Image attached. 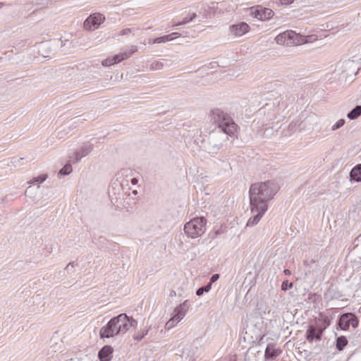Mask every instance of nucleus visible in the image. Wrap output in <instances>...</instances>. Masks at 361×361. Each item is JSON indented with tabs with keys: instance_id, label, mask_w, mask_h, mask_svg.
<instances>
[{
	"instance_id": "dca6fc26",
	"label": "nucleus",
	"mask_w": 361,
	"mask_h": 361,
	"mask_svg": "<svg viewBox=\"0 0 361 361\" xmlns=\"http://www.w3.org/2000/svg\"><path fill=\"white\" fill-rule=\"evenodd\" d=\"M113 348L110 345H104L98 353L100 361H110L112 358Z\"/></svg>"
},
{
	"instance_id": "f257e3e1",
	"label": "nucleus",
	"mask_w": 361,
	"mask_h": 361,
	"mask_svg": "<svg viewBox=\"0 0 361 361\" xmlns=\"http://www.w3.org/2000/svg\"><path fill=\"white\" fill-rule=\"evenodd\" d=\"M280 189L278 182L269 180L264 182L252 183L249 190L250 204L268 209V203Z\"/></svg>"
},
{
	"instance_id": "72a5a7b5",
	"label": "nucleus",
	"mask_w": 361,
	"mask_h": 361,
	"mask_svg": "<svg viewBox=\"0 0 361 361\" xmlns=\"http://www.w3.org/2000/svg\"><path fill=\"white\" fill-rule=\"evenodd\" d=\"M294 0H277L276 4L279 5H289Z\"/></svg>"
},
{
	"instance_id": "c85d7f7f",
	"label": "nucleus",
	"mask_w": 361,
	"mask_h": 361,
	"mask_svg": "<svg viewBox=\"0 0 361 361\" xmlns=\"http://www.w3.org/2000/svg\"><path fill=\"white\" fill-rule=\"evenodd\" d=\"M180 321L175 320V316L173 315L166 324V328L171 329L173 328L176 324H177Z\"/></svg>"
},
{
	"instance_id": "393cba45",
	"label": "nucleus",
	"mask_w": 361,
	"mask_h": 361,
	"mask_svg": "<svg viewBox=\"0 0 361 361\" xmlns=\"http://www.w3.org/2000/svg\"><path fill=\"white\" fill-rule=\"evenodd\" d=\"M72 166L70 164H66L62 169L59 171V175L66 176L71 173Z\"/></svg>"
},
{
	"instance_id": "f8f14e48",
	"label": "nucleus",
	"mask_w": 361,
	"mask_h": 361,
	"mask_svg": "<svg viewBox=\"0 0 361 361\" xmlns=\"http://www.w3.org/2000/svg\"><path fill=\"white\" fill-rule=\"evenodd\" d=\"M229 30L231 33L234 36L241 37L249 31L250 26L245 22H240L239 23L231 25Z\"/></svg>"
},
{
	"instance_id": "cd10ccee",
	"label": "nucleus",
	"mask_w": 361,
	"mask_h": 361,
	"mask_svg": "<svg viewBox=\"0 0 361 361\" xmlns=\"http://www.w3.org/2000/svg\"><path fill=\"white\" fill-rule=\"evenodd\" d=\"M147 333H148V329H142V330L140 331L139 332H137L134 336L133 338L135 341H140L147 334Z\"/></svg>"
},
{
	"instance_id": "6e6552de",
	"label": "nucleus",
	"mask_w": 361,
	"mask_h": 361,
	"mask_svg": "<svg viewBox=\"0 0 361 361\" xmlns=\"http://www.w3.org/2000/svg\"><path fill=\"white\" fill-rule=\"evenodd\" d=\"M137 51L136 47H131L128 51L121 52L112 57L106 59L102 62L103 66H110L115 63H119L124 59L129 58L132 54Z\"/></svg>"
},
{
	"instance_id": "39448f33",
	"label": "nucleus",
	"mask_w": 361,
	"mask_h": 361,
	"mask_svg": "<svg viewBox=\"0 0 361 361\" xmlns=\"http://www.w3.org/2000/svg\"><path fill=\"white\" fill-rule=\"evenodd\" d=\"M229 135L227 134L224 130L221 129L215 128L212 130L208 138V143L209 145V149L211 152L216 153L219 151L224 145V144L228 140ZM230 137H231L230 135Z\"/></svg>"
},
{
	"instance_id": "bb28decb",
	"label": "nucleus",
	"mask_w": 361,
	"mask_h": 361,
	"mask_svg": "<svg viewBox=\"0 0 361 361\" xmlns=\"http://www.w3.org/2000/svg\"><path fill=\"white\" fill-rule=\"evenodd\" d=\"M39 189V185H37V187L29 186L25 190V196L32 198V195L34 192L38 190Z\"/></svg>"
},
{
	"instance_id": "4c0bfd02",
	"label": "nucleus",
	"mask_w": 361,
	"mask_h": 361,
	"mask_svg": "<svg viewBox=\"0 0 361 361\" xmlns=\"http://www.w3.org/2000/svg\"><path fill=\"white\" fill-rule=\"evenodd\" d=\"M130 32H131V29H130V28H125V29H123L120 32V35H126L129 34Z\"/></svg>"
},
{
	"instance_id": "1a4fd4ad",
	"label": "nucleus",
	"mask_w": 361,
	"mask_h": 361,
	"mask_svg": "<svg viewBox=\"0 0 361 361\" xmlns=\"http://www.w3.org/2000/svg\"><path fill=\"white\" fill-rule=\"evenodd\" d=\"M105 17L100 13L91 14L84 22V27L87 30H94L104 23Z\"/></svg>"
},
{
	"instance_id": "f3484780",
	"label": "nucleus",
	"mask_w": 361,
	"mask_h": 361,
	"mask_svg": "<svg viewBox=\"0 0 361 361\" xmlns=\"http://www.w3.org/2000/svg\"><path fill=\"white\" fill-rule=\"evenodd\" d=\"M350 181L351 183H360L361 182V164L355 165L350 171Z\"/></svg>"
},
{
	"instance_id": "0eeeda50",
	"label": "nucleus",
	"mask_w": 361,
	"mask_h": 361,
	"mask_svg": "<svg viewBox=\"0 0 361 361\" xmlns=\"http://www.w3.org/2000/svg\"><path fill=\"white\" fill-rule=\"evenodd\" d=\"M338 325L342 330L345 331L349 329L350 326H352L354 329L357 328L359 322L353 313H344L339 317Z\"/></svg>"
},
{
	"instance_id": "5701e85b",
	"label": "nucleus",
	"mask_w": 361,
	"mask_h": 361,
	"mask_svg": "<svg viewBox=\"0 0 361 361\" xmlns=\"http://www.w3.org/2000/svg\"><path fill=\"white\" fill-rule=\"evenodd\" d=\"M348 340L344 336H341L336 338V346L338 350L341 351L347 345Z\"/></svg>"
},
{
	"instance_id": "2f4dec72",
	"label": "nucleus",
	"mask_w": 361,
	"mask_h": 361,
	"mask_svg": "<svg viewBox=\"0 0 361 361\" xmlns=\"http://www.w3.org/2000/svg\"><path fill=\"white\" fill-rule=\"evenodd\" d=\"M293 286V283L292 282H289L288 281H284L282 284H281V289L283 290H287L288 289L292 288Z\"/></svg>"
},
{
	"instance_id": "79ce46f5",
	"label": "nucleus",
	"mask_w": 361,
	"mask_h": 361,
	"mask_svg": "<svg viewBox=\"0 0 361 361\" xmlns=\"http://www.w3.org/2000/svg\"><path fill=\"white\" fill-rule=\"evenodd\" d=\"M283 273L287 276H289L291 274V271L288 269H284Z\"/></svg>"
},
{
	"instance_id": "9b49d317",
	"label": "nucleus",
	"mask_w": 361,
	"mask_h": 361,
	"mask_svg": "<svg viewBox=\"0 0 361 361\" xmlns=\"http://www.w3.org/2000/svg\"><path fill=\"white\" fill-rule=\"evenodd\" d=\"M250 205V210L252 214H253V216H251L247 222V226H254L257 225L262 217L264 216V214L266 213L267 210H263L262 207H256L253 204Z\"/></svg>"
},
{
	"instance_id": "f03ea898",
	"label": "nucleus",
	"mask_w": 361,
	"mask_h": 361,
	"mask_svg": "<svg viewBox=\"0 0 361 361\" xmlns=\"http://www.w3.org/2000/svg\"><path fill=\"white\" fill-rule=\"evenodd\" d=\"M137 322L126 314L122 313L111 318L99 331L101 338H109L120 334H124L131 328L135 329Z\"/></svg>"
},
{
	"instance_id": "b1692460",
	"label": "nucleus",
	"mask_w": 361,
	"mask_h": 361,
	"mask_svg": "<svg viewBox=\"0 0 361 361\" xmlns=\"http://www.w3.org/2000/svg\"><path fill=\"white\" fill-rule=\"evenodd\" d=\"M317 39V37L315 35H300V39H299L300 41H302L300 42V44L313 42L316 41Z\"/></svg>"
},
{
	"instance_id": "a18cd8bd",
	"label": "nucleus",
	"mask_w": 361,
	"mask_h": 361,
	"mask_svg": "<svg viewBox=\"0 0 361 361\" xmlns=\"http://www.w3.org/2000/svg\"><path fill=\"white\" fill-rule=\"evenodd\" d=\"M4 6V4L2 2H0V8H1Z\"/></svg>"
},
{
	"instance_id": "c9c22d12",
	"label": "nucleus",
	"mask_w": 361,
	"mask_h": 361,
	"mask_svg": "<svg viewBox=\"0 0 361 361\" xmlns=\"http://www.w3.org/2000/svg\"><path fill=\"white\" fill-rule=\"evenodd\" d=\"M47 178L46 176H41L35 178L33 180L35 183H38L39 184L43 183Z\"/></svg>"
},
{
	"instance_id": "a211bd4d",
	"label": "nucleus",
	"mask_w": 361,
	"mask_h": 361,
	"mask_svg": "<svg viewBox=\"0 0 361 361\" xmlns=\"http://www.w3.org/2000/svg\"><path fill=\"white\" fill-rule=\"evenodd\" d=\"M281 350L275 348L271 345H268L265 349L264 357L266 360H271L276 357L281 353Z\"/></svg>"
},
{
	"instance_id": "4468645a",
	"label": "nucleus",
	"mask_w": 361,
	"mask_h": 361,
	"mask_svg": "<svg viewBox=\"0 0 361 361\" xmlns=\"http://www.w3.org/2000/svg\"><path fill=\"white\" fill-rule=\"evenodd\" d=\"M189 302L188 300H185L183 302L180 304L174 310L175 320L180 321L185 316L188 309Z\"/></svg>"
},
{
	"instance_id": "a19ab883",
	"label": "nucleus",
	"mask_w": 361,
	"mask_h": 361,
	"mask_svg": "<svg viewBox=\"0 0 361 361\" xmlns=\"http://www.w3.org/2000/svg\"><path fill=\"white\" fill-rule=\"evenodd\" d=\"M268 107H269V104H266L263 108L259 109V113L263 111L265 114L266 110L267 109Z\"/></svg>"
},
{
	"instance_id": "ea45409f",
	"label": "nucleus",
	"mask_w": 361,
	"mask_h": 361,
	"mask_svg": "<svg viewBox=\"0 0 361 361\" xmlns=\"http://www.w3.org/2000/svg\"><path fill=\"white\" fill-rule=\"evenodd\" d=\"M169 35H171V37H174V39L176 37H180V34L178 32H172L171 34H169Z\"/></svg>"
},
{
	"instance_id": "2eb2a0df",
	"label": "nucleus",
	"mask_w": 361,
	"mask_h": 361,
	"mask_svg": "<svg viewBox=\"0 0 361 361\" xmlns=\"http://www.w3.org/2000/svg\"><path fill=\"white\" fill-rule=\"evenodd\" d=\"M92 150V145H85L82 146L79 150L76 151L73 155V161L77 162L80 161L82 157L87 156Z\"/></svg>"
},
{
	"instance_id": "473e14b6",
	"label": "nucleus",
	"mask_w": 361,
	"mask_h": 361,
	"mask_svg": "<svg viewBox=\"0 0 361 361\" xmlns=\"http://www.w3.org/2000/svg\"><path fill=\"white\" fill-rule=\"evenodd\" d=\"M197 15L195 13H193L189 18H183V23L188 24L190 22L192 21L195 18Z\"/></svg>"
},
{
	"instance_id": "f704fd0d",
	"label": "nucleus",
	"mask_w": 361,
	"mask_h": 361,
	"mask_svg": "<svg viewBox=\"0 0 361 361\" xmlns=\"http://www.w3.org/2000/svg\"><path fill=\"white\" fill-rule=\"evenodd\" d=\"M219 279V274H213L210 279H209V282L208 283V284H212L213 283L216 282L218 279Z\"/></svg>"
},
{
	"instance_id": "58836bf2",
	"label": "nucleus",
	"mask_w": 361,
	"mask_h": 361,
	"mask_svg": "<svg viewBox=\"0 0 361 361\" xmlns=\"http://www.w3.org/2000/svg\"><path fill=\"white\" fill-rule=\"evenodd\" d=\"M185 25V23H183V20L180 22H178L177 23H175L172 25L173 27H178V26H180V25Z\"/></svg>"
},
{
	"instance_id": "c756f323",
	"label": "nucleus",
	"mask_w": 361,
	"mask_h": 361,
	"mask_svg": "<svg viewBox=\"0 0 361 361\" xmlns=\"http://www.w3.org/2000/svg\"><path fill=\"white\" fill-rule=\"evenodd\" d=\"M345 124V120L341 118L339 119L338 121H336L331 127L332 130H336L337 129H339Z\"/></svg>"
},
{
	"instance_id": "e433bc0d",
	"label": "nucleus",
	"mask_w": 361,
	"mask_h": 361,
	"mask_svg": "<svg viewBox=\"0 0 361 361\" xmlns=\"http://www.w3.org/2000/svg\"><path fill=\"white\" fill-rule=\"evenodd\" d=\"M73 268H74V263L73 262H70L68 263V264L66 266V271L68 272V273H72L73 272Z\"/></svg>"
},
{
	"instance_id": "4be33fe9",
	"label": "nucleus",
	"mask_w": 361,
	"mask_h": 361,
	"mask_svg": "<svg viewBox=\"0 0 361 361\" xmlns=\"http://www.w3.org/2000/svg\"><path fill=\"white\" fill-rule=\"evenodd\" d=\"M174 39V37H171V35H164L162 37H159L155 39H153L152 41L149 42V44H161L166 43L167 42L171 41Z\"/></svg>"
},
{
	"instance_id": "37998d69",
	"label": "nucleus",
	"mask_w": 361,
	"mask_h": 361,
	"mask_svg": "<svg viewBox=\"0 0 361 361\" xmlns=\"http://www.w3.org/2000/svg\"><path fill=\"white\" fill-rule=\"evenodd\" d=\"M342 0H326V3H334V2L338 3V2H340Z\"/></svg>"
},
{
	"instance_id": "423d86ee",
	"label": "nucleus",
	"mask_w": 361,
	"mask_h": 361,
	"mask_svg": "<svg viewBox=\"0 0 361 361\" xmlns=\"http://www.w3.org/2000/svg\"><path fill=\"white\" fill-rule=\"evenodd\" d=\"M299 39H300V34L296 33L293 30H286L279 34L275 37V41L276 44L279 45H286L290 47L300 45V42L301 41H300Z\"/></svg>"
},
{
	"instance_id": "a878e982",
	"label": "nucleus",
	"mask_w": 361,
	"mask_h": 361,
	"mask_svg": "<svg viewBox=\"0 0 361 361\" xmlns=\"http://www.w3.org/2000/svg\"><path fill=\"white\" fill-rule=\"evenodd\" d=\"M211 288H212L211 284L207 283V285L199 288L196 290V295L197 296H201L204 294V293H208L211 290Z\"/></svg>"
},
{
	"instance_id": "412c9836",
	"label": "nucleus",
	"mask_w": 361,
	"mask_h": 361,
	"mask_svg": "<svg viewBox=\"0 0 361 361\" xmlns=\"http://www.w3.org/2000/svg\"><path fill=\"white\" fill-rule=\"evenodd\" d=\"M361 116V105H357L347 114V118L350 120L357 119Z\"/></svg>"
},
{
	"instance_id": "6ab92c4d",
	"label": "nucleus",
	"mask_w": 361,
	"mask_h": 361,
	"mask_svg": "<svg viewBox=\"0 0 361 361\" xmlns=\"http://www.w3.org/2000/svg\"><path fill=\"white\" fill-rule=\"evenodd\" d=\"M317 326L322 332L330 325L331 321L327 316L320 314L317 319Z\"/></svg>"
},
{
	"instance_id": "aec40b11",
	"label": "nucleus",
	"mask_w": 361,
	"mask_h": 361,
	"mask_svg": "<svg viewBox=\"0 0 361 361\" xmlns=\"http://www.w3.org/2000/svg\"><path fill=\"white\" fill-rule=\"evenodd\" d=\"M167 59H164L162 61H154L150 64V70L152 71H159L163 69L166 66H169L170 63Z\"/></svg>"
},
{
	"instance_id": "c03bdc74",
	"label": "nucleus",
	"mask_w": 361,
	"mask_h": 361,
	"mask_svg": "<svg viewBox=\"0 0 361 361\" xmlns=\"http://www.w3.org/2000/svg\"><path fill=\"white\" fill-rule=\"evenodd\" d=\"M131 183H132L133 185H135L137 183V180L136 178H132L131 179Z\"/></svg>"
},
{
	"instance_id": "ddd939ff",
	"label": "nucleus",
	"mask_w": 361,
	"mask_h": 361,
	"mask_svg": "<svg viewBox=\"0 0 361 361\" xmlns=\"http://www.w3.org/2000/svg\"><path fill=\"white\" fill-rule=\"evenodd\" d=\"M323 332L317 326L310 325L309 326L306 331V339L308 342H312L314 339L320 341L322 337Z\"/></svg>"
},
{
	"instance_id": "20e7f679",
	"label": "nucleus",
	"mask_w": 361,
	"mask_h": 361,
	"mask_svg": "<svg viewBox=\"0 0 361 361\" xmlns=\"http://www.w3.org/2000/svg\"><path fill=\"white\" fill-rule=\"evenodd\" d=\"M206 219L204 217H197L186 223L184 226L185 234L191 238H196L205 232Z\"/></svg>"
},
{
	"instance_id": "7ed1b4c3",
	"label": "nucleus",
	"mask_w": 361,
	"mask_h": 361,
	"mask_svg": "<svg viewBox=\"0 0 361 361\" xmlns=\"http://www.w3.org/2000/svg\"><path fill=\"white\" fill-rule=\"evenodd\" d=\"M211 121L216 124V129L224 130L231 136H234L237 132L238 125L233 118L222 109L216 108L210 111Z\"/></svg>"
},
{
	"instance_id": "9d476101",
	"label": "nucleus",
	"mask_w": 361,
	"mask_h": 361,
	"mask_svg": "<svg viewBox=\"0 0 361 361\" xmlns=\"http://www.w3.org/2000/svg\"><path fill=\"white\" fill-rule=\"evenodd\" d=\"M251 13L255 18L263 21L271 19L274 14L271 8H265L262 6L252 7Z\"/></svg>"
},
{
	"instance_id": "7c9ffc66",
	"label": "nucleus",
	"mask_w": 361,
	"mask_h": 361,
	"mask_svg": "<svg viewBox=\"0 0 361 361\" xmlns=\"http://www.w3.org/2000/svg\"><path fill=\"white\" fill-rule=\"evenodd\" d=\"M275 118H276V112H275V109H273L271 112L267 113V114L266 116V119H267V121H273L275 120Z\"/></svg>"
},
{
	"instance_id": "49530a36",
	"label": "nucleus",
	"mask_w": 361,
	"mask_h": 361,
	"mask_svg": "<svg viewBox=\"0 0 361 361\" xmlns=\"http://www.w3.org/2000/svg\"><path fill=\"white\" fill-rule=\"evenodd\" d=\"M293 127V124L289 125V128H292Z\"/></svg>"
}]
</instances>
